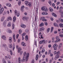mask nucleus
<instances>
[{
  "mask_svg": "<svg viewBox=\"0 0 63 63\" xmlns=\"http://www.w3.org/2000/svg\"><path fill=\"white\" fill-rule=\"evenodd\" d=\"M13 39L14 40V42L16 41V38H15V34H14L13 36Z\"/></svg>",
  "mask_w": 63,
  "mask_h": 63,
  "instance_id": "14",
  "label": "nucleus"
},
{
  "mask_svg": "<svg viewBox=\"0 0 63 63\" xmlns=\"http://www.w3.org/2000/svg\"><path fill=\"white\" fill-rule=\"evenodd\" d=\"M45 52V49H43L41 51V52L42 53H43V52Z\"/></svg>",
  "mask_w": 63,
  "mask_h": 63,
  "instance_id": "36",
  "label": "nucleus"
},
{
  "mask_svg": "<svg viewBox=\"0 0 63 63\" xmlns=\"http://www.w3.org/2000/svg\"><path fill=\"white\" fill-rule=\"evenodd\" d=\"M59 26L60 27H63V24H59Z\"/></svg>",
  "mask_w": 63,
  "mask_h": 63,
  "instance_id": "24",
  "label": "nucleus"
},
{
  "mask_svg": "<svg viewBox=\"0 0 63 63\" xmlns=\"http://www.w3.org/2000/svg\"><path fill=\"white\" fill-rule=\"evenodd\" d=\"M15 15H17V17H18L19 16V13H17V11L16 10H15Z\"/></svg>",
  "mask_w": 63,
  "mask_h": 63,
  "instance_id": "7",
  "label": "nucleus"
},
{
  "mask_svg": "<svg viewBox=\"0 0 63 63\" xmlns=\"http://www.w3.org/2000/svg\"><path fill=\"white\" fill-rule=\"evenodd\" d=\"M8 32L9 33H12V31L11 30H9L8 31Z\"/></svg>",
  "mask_w": 63,
  "mask_h": 63,
  "instance_id": "44",
  "label": "nucleus"
},
{
  "mask_svg": "<svg viewBox=\"0 0 63 63\" xmlns=\"http://www.w3.org/2000/svg\"><path fill=\"white\" fill-rule=\"evenodd\" d=\"M57 54L60 55V51H58L57 52Z\"/></svg>",
  "mask_w": 63,
  "mask_h": 63,
  "instance_id": "43",
  "label": "nucleus"
},
{
  "mask_svg": "<svg viewBox=\"0 0 63 63\" xmlns=\"http://www.w3.org/2000/svg\"><path fill=\"white\" fill-rule=\"evenodd\" d=\"M44 23H42L40 25V26L41 27L42 26H44Z\"/></svg>",
  "mask_w": 63,
  "mask_h": 63,
  "instance_id": "31",
  "label": "nucleus"
},
{
  "mask_svg": "<svg viewBox=\"0 0 63 63\" xmlns=\"http://www.w3.org/2000/svg\"><path fill=\"white\" fill-rule=\"evenodd\" d=\"M59 36L60 37H63V35L62 34H61L59 35Z\"/></svg>",
  "mask_w": 63,
  "mask_h": 63,
  "instance_id": "46",
  "label": "nucleus"
},
{
  "mask_svg": "<svg viewBox=\"0 0 63 63\" xmlns=\"http://www.w3.org/2000/svg\"><path fill=\"white\" fill-rule=\"evenodd\" d=\"M48 3L50 5H52V3H51V1L49 0V1Z\"/></svg>",
  "mask_w": 63,
  "mask_h": 63,
  "instance_id": "38",
  "label": "nucleus"
},
{
  "mask_svg": "<svg viewBox=\"0 0 63 63\" xmlns=\"http://www.w3.org/2000/svg\"><path fill=\"white\" fill-rule=\"evenodd\" d=\"M45 17H42L41 18V19H40V20H42V21H45Z\"/></svg>",
  "mask_w": 63,
  "mask_h": 63,
  "instance_id": "16",
  "label": "nucleus"
},
{
  "mask_svg": "<svg viewBox=\"0 0 63 63\" xmlns=\"http://www.w3.org/2000/svg\"><path fill=\"white\" fill-rule=\"evenodd\" d=\"M44 24L46 26H47V23L46 22H44Z\"/></svg>",
  "mask_w": 63,
  "mask_h": 63,
  "instance_id": "42",
  "label": "nucleus"
},
{
  "mask_svg": "<svg viewBox=\"0 0 63 63\" xmlns=\"http://www.w3.org/2000/svg\"><path fill=\"white\" fill-rule=\"evenodd\" d=\"M53 27H52L51 28V33L53 31Z\"/></svg>",
  "mask_w": 63,
  "mask_h": 63,
  "instance_id": "33",
  "label": "nucleus"
},
{
  "mask_svg": "<svg viewBox=\"0 0 63 63\" xmlns=\"http://www.w3.org/2000/svg\"><path fill=\"white\" fill-rule=\"evenodd\" d=\"M19 34H20L22 33V31L21 30H19Z\"/></svg>",
  "mask_w": 63,
  "mask_h": 63,
  "instance_id": "40",
  "label": "nucleus"
},
{
  "mask_svg": "<svg viewBox=\"0 0 63 63\" xmlns=\"http://www.w3.org/2000/svg\"><path fill=\"white\" fill-rule=\"evenodd\" d=\"M10 54L11 55H13V53L12 52V51L10 50Z\"/></svg>",
  "mask_w": 63,
  "mask_h": 63,
  "instance_id": "45",
  "label": "nucleus"
},
{
  "mask_svg": "<svg viewBox=\"0 0 63 63\" xmlns=\"http://www.w3.org/2000/svg\"><path fill=\"white\" fill-rule=\"evenodd\" d=\"M29 53H28L27 54L26 52L24 53V56L23 57V59L21 60L22 62H24V60H26V61H27L29 59Z\"/></svg>",
  "mask_w": 63,
  "mask_h": 63,
  "instance_id": "1",
  "label": "nucleus"
},
{
  "mask_svg": "<svg viewBox=\"0 0 63 63\" xmlns=\"http://www.w3.org/2000/svg\"><path fill=\"white\" fill-rule=\"evenodd\" d=\"M5 58L6 59H8V57L7 56H5Z\"/></svg>",
  "mask_w": 63,
  "mask_h": 63,
  "instance_id": "61",
  "label": "nucleus"
},
{
  "mask_svg": "<svg viewBox=\"0 0 63 63\" xmlns=\"http://www.w3.org/2000/svg\"><path fill=\"white\" fill-rule=\"evenodd\" d=\"M21 27L22 28H24L26 27V26H25V25L22 24L21 25Z\"/></svg>",
  "mask_w": 63,
  "mask_h": 63,
  "instance_id": "15",
  "label": "nucleus"
},
{
  "mask_svg": "<svg viewBox=\"0 0 63 63\" xmlns=\"http://www.w3.org/2000/svg\"><path fill=\"white\" fill-rule=\"evenodd\" d=\"M15 28V24H13L12 25V29L13 30Z\"/></svg>",
  "mask_w": 63,
  "mask_h": 63,
  "instance_id": "39",
  "label": "nucleus"
},
{
  "mask_svg": "<svg viewBox=\"0 0 63 63\" xmlns=\"http://www.w3.org/2000/svg\"><path fill=\"white\" fill-rule=\"evenodd\" d=\"M54 25L56 27H58V25L56 23H55L54 24Z\"/></svg>",
  "mask_w": 63,
  "mask_h": 63,
  "instance_id": "17",
  "label": "nucleus"
},
{
  "mask_svg": "<svg viewBox=\"0 0 63 63\" xmlns=\"http://www.w3.org/2000/svg\"><path fill=\"white\" fill-rule=\"evenodd\" d=\"M47 41H45V40H41V41H40L39 42V43L40 44H47Z\"/></svg>",
  "mask_w": 63,
  "mask_h": 63,
  "instance_id": "4",
  "label": "nucleus"
},
{
  "mask_svg": "<svg viewBox=\"0 0 63 63\" xmlns=\"http://www.w3.org/2000/svg\"><path fill=\"white\" fill-rule=\"evenodd\" d=\"M48 15V13L47 12H44V15Z\"/></svg>",
  "mask_w": 63,
  "mask_h": 63,
  "instance_id": "51",
  "label": "nucleus"
},
{
  "mask_svg": "<svg viewBox=\"0 0 63 63\" xmlns=\"http://www.w3.org/2000/svg\"><path fill=\"white\" fill-rule=\"evenodd\" d=\"M51 50H49V52H48V53L49 54H51Z\"/></svg>",
  "mask_w": 63,
  "mask_h": 63,
  "instance_id": "60",
  "label": "nucleus"
},
{
  "mask_svg": "<svg viewBox=\"0 0 63 63\" xmlns=\"http://www.w3.org/2000/svg\"><path fill=\"white\" fill-rule=\"evenodd\" d=\"M7 23V21H5L3 22V24L4 25H6V23Z\"/></svg>",
  "mask_w": 63,
  "mask_h": 63,
  "instance_id": "37",
  "label": "nucleus"
},
{
  "mask_svg": "<svg viewBox=\"0 0 63 63\" xmlns=\"http://www.w3.org/2000/svg\"><path fill=\"white\" fill-rule=\"evenodd\" d=\"M18 36H19V34H18L16 36L17 39V38H18Z\"/></svg>",
  "mask_w": 63,
  "mask_h": 63,
  "instance_id": "58",
  "label": "nucleus"
},
{
  "mask_svg": "<svg viewBox=\"0 0 63 63\" xmlns=\"http://www.w3.org/2000/svg\"><path fill=\"white\" fill-rule=\"evenodd\" d=\"M21 50H22V49H21V48L20 47L18 49V53H19V52L20 53V55H21V54H22V53H23V52L22 51H21Z\"/></svg>",
  "mask_w": 63,
  "mask_h": 63,
  "instance_id": "6",
  "label": "nucleus"
},
{
  "mask_svg": "<svg viewBox=\"0 0 63 63\" xmlns=\"http://www.w3.org/2000/svg\"><path fill=\"white\" fill-rule=\"evenodd\" d=\"M60 41V39H57V40L55 41V43H57V42H58Z\"/></svg>",
  "mask_w": 63,
  "mask_h": 63,
  "instance_id": "22",
  "label": "nucleus"
},
{
  "mask_svg": "<svg viewBox=\"0 0 63 63\" xmlns=\"http://www.w3.org/2000/svg\"><path fill=\"white\" fill-rule=\"evenodd\" d=\"M16 17L15 16H14L13 17V22H15L16 21Z\"/></svg>",
  "mask_w": 63,
  "mask_h": 63,
  "instance_id": "23",
  "label": "nucleus"
},
{
  "mask_svg": "<svg viewBox=\"0 0 63 63\" xmlns=\"http://www.w3.org/2000/svg\"><path fill=\"white\" fill-rule=\"evenodd\" d=\"M59 36H57L56 37V40H58V39H59Z\"/></svg>",
  "mask_w": 63,
  "mask_h": 63,
  "instance_id": "41",
  "label": "nucleus"
},
{
  "mask_svg": "<svg viewBox=\"0 0 63 63\" xmlns=\"http://www.w3.org/2000/svg\"><path fill=\"white\" fill-rule=\"evenodd\" d=\"M53 55V54L51 53L50 54V56H51V57H52Z\"/></svg>",
  "mask_w": 63,
  "mask_h": 63,
  "instance_id": "57",
  "label": "nucleus"
},
{
  "mask_svg": "<svg viewBox=\"0 0 63 63\" xmlns=\"http://www.w3.org/2000/svg\"><path fill=\"white\" fill-rule=\"evenodd\" d=\"M49 10L50 12H52L53 11V9H52V8H51L50 7L49 8Z\"/></svg>",
  "mask_w": 63,
  "mask_h": 63,
  "instance_id": "13",
  "label": "nucleus"
},
{
  "mask_svg": "<svg viewBox=\"0 0 63 63\" xmlns=\"http://www.w3.org/2000/svg\"><path fill=\"white\" fill-rule=\"evenodd\" d=\"M5 17L3 16L1 18V21H3L4 20V17Z\"/></svg>",
  "mask_w": 63,
  "mask_h": 63,
  "instance_id": "20",
  "label": "nucleus"
},
{
  "mask_svg": "<svg viewBox=\"0 0 63 63\" xmlns=\"http://www.w3.org/2000/svg\"><path fill=\"white\" fill-rule=\"evenodd\" d=\"M40 30H41L40 31H42V30H45V28H40Z\"/></svg>",
  "mask_w": 63,
  "mask_h": 63,
  "instance_id": "29",
  "label": "nucleus"
},
{
  "mask_svg": "<svg viewBox=\"0 0 63 63\" xmlns=\"http://www.w3.org/2000/svg\"><path fill=\"white\" fill-rule=\"evenodd\" d=\"M18 62L19 63H21V60L20 57L19 58H18Z\"/></svg>",
  "mask_w": 63,
  "mask_h": 63,
  "instance_id": "25",
  "label": "nucleus"
},
{
  "mask_svg": "<svg viewBox=\"0 0 63 63\" xmlns=\"http://www.w3.org/2000/svg\"><path fill=\"white\" fill-rule=\"evenodd\" d=\"M50 30V28H48L47 30V32H49Z\"/></svg>",
  "mask_w": 63,
  "mask_h": 63,
  "instance_id": "47",
  "label": "nucleus"
},
{
  "mask_svg": "<svg viewBox=\"0 0 63 63\" xmlns=\"http://www.w3.org/2000/svg\"><path fill=\"white\" fill-rule=\"evenodd\" d=\"M25 4H26L27 6H29L30 7H31L32 3L28 1H26L25 2Z\"/></svg>",
  "mask_w": 63,
  "mask_h": 63,
  "instance_id": "2",
  "label": "nucleus"
},
{
  "mask_svg": "<svg viewBox=\"0 0 63 63\" xmlns=\"http://www.w3.org/2000/svg\"><path fill=\"white\" fill-rule=\"evenodd\" d=\"M11 26V23L9 22V23H8V24L7 26L8 27H10Z\"/></svg>",
  "mask_w": 63,
  "mask_h": 63,
  "instance_id": "32",
  "label": "nucleus"
},
{
  "mask_svg": "<svg viewBox=\"0 0 63 63\" xmlns=\"http://www.w3.org/2000/svg\"><path fill=\"white\" fill-rule=\"evenodd\" d=\"M21 45L24 47H25L26 45V44H25V43H24V42H22Z\"/></svg>",
  "mask_w": 63,
  "mask_h": 63,
  "instance_id": "11",
  "label": "nucleus"
},
{
  "mask_svg": "<svg viewBox=\"0 0 63 63\" xmlns=\"http://www.w3.org/2000/svg\"><path fill=\"white\" fill-rule=\"evenodd\" d=\"M4 8H2L0 9V15L2 14V13L4 11Z\"/></svg>",
  "mask_w": 63,
  "mask_h": 63,
  "instance_id": "8",
  "label": "nucleus"
},
{
  "mask_svg": "<svg viewBox=\"0 0 63 63\" xmlns=\"http://www.w3.org/2000/svg\"><path fill=\"white\" fill-rule=\"evenodd\" d=\"M24 5H23L21 6V10L22 12H23V10L24 9Z\"/></svg>",
  "mask_w": 63,
  "mask_h": 63,
  "instance_id": "9",
  "label": "nucleus"
},
{
  "mask_svg": "<svg viewBox=\"0 0 63 63\" xmlns=\"http://www.w3.org/2000/svg\"><path fill=\"white\" fill-rule=\"evenodd\" d=\"M56 58H58L59 57V54H57V55H56Z\"/></svg>",
  "mask_w": 63,
  "mask_h": 63,
  "instance_id": "34",
  "label": "nucleus"
},
{
  "mask_svg": "<svg viewBox=\"0 0 63 63\" xmlns=\"http://www.w3.org/2000/svg\"><path fill=\"white\" fill-rule=\"evenodd\" d=\"M38 57H39V55H37L36 57V60H38Z\"/></svg>",
  "mask_w": 63,
  "mask_h": 63,
  "instance_id": "27",
  "label": "nucleus"
},
{
  "mask_svg": "<svg viewBox=\"0 0 63 63\" xmlns=\"http://www.w3.org/2000/svg\"><path fill=\"white\" fill-rule=\"evenodd\" d=\"M6 6L8 7H11V4L9 3H7L6 4Z\"/></svg>",
  "mask_w": 63,
  "mask_h": 63,
  "instance_id": "21",
  "label": "nucleus"
},
{
  "mask_svg": "<svg viewBox=\"0 0 63 63\" xmlns=\"http://www.w3.org/2000/svg\"><path fill=\"white\" fill-rule=\"evenodd\" d=\"M55 39V37H53L52 38V40H54Z\"/></svg>",
  "mask_w": 63,
  "mask_h": 63,
  "instance_id": "56",
  "label": "nucleus"
},
{
  "mask_svg": "<svg viewBox=\"0 0 63 63\" xmlns=\"http://www.w3.org/2000/svg\"><path fill=\"white\" fill-rule=\"evenodd\" d=\"M8 18H9V20H10L11 21L12 20V17H11L10 16H9L8 17Z\"/></svg>",
  "mask_w": 63,
  "mask_h": 63,
  "instance_id": "49",
  "label": "nucleus"
},
{
  "mask_svg": "<svg viewBox=\"0 0 63 63\" xmlns=\"http://www.w3.org/2000/svg\"><path fill=\"white\" fill-rule=\"evenodd\" d=\"M25 34H26L25 33H23L22 34V36H24L25 35Z\"/></svg>",
  "mask_w": 63,
  "mask_h": 63,
  "instance_id": "53",
  "label": "nucleus"
},
{
  "mask_svg": "<svg viewBox=\"0 0 63 63\" xmlns=\"http://www.w3.org/2000/svg\"><path fill=\"white\" fill-rule=\"evenodd\" d=\"M34 44H35L36 46H37V42H36V41H35Z\"/></svg>",
  "mask_w": 63,
  "mask_h": 63,
  "instance_id": "55",
  "label": "nucleus"
},
{
  "mask_svg": "<svg viewBox=\"0 0 63 63\" xmlns=\"http://www.w3.org/2000/svg\"><path fill=\"white\" fill-rule=\"evenodd\" d=\"M5 49H6L7 51H8V48L7 47H5Z\"/></svg>",
  "mask_w": 63,
  "mask_h": 63,
  "instance_id": "50",
  "label": "nucleus"
},
{
  "mask_svg": "<svg viewBox=\"0 0 63 63\" xmlns=\"http://www.w3.org/2000/svg\"><path fill=\"white\" fill-rule=\"evenodd\" d=\"M60 21H61V22H63V19H61Z\"/></svg>",
  "mask_w": 63,
  "mask_h": 63,
  "instance_id": "63",
  "label": "nucleus"
},
{
  "mask_svg": "<svg viewBox=\"0 0 63 63\" xmlns=\"http://www.w3.org/2000/svg\"><path fill=\"white\" fill-rule=\"evenodd\" d=\"M20 4H21V1L19 0L18 1V5L19 6H20Z\"/></svg>",
  "mask_w": 63,
  "mask_h": 63,
  "instance_id": "30",
  "label": "nucleus"
},
{
  "mask_svg": "<svg viewBox=\"0 0 63 63\" xmlns=\"http://www.w3.org/2000/svg\"><path fill=\"white\" fill-rule=\"evenodd\" d=\"M62 46V44H60L59 46L58 49H59Z\"/></svg>",
  "mask_w": 63,
  "mask_h": 63,
  "instance_id": "26",
  "label": "nucleus"
},
{
  "mask_svg": "<svg viewBox=\"0 0 63 63\" xmlns=\"http://www.w3.org/2000/svg\"><path fill=\"white\" fill-rule=\"evenodd\" d=\"M34 63V60H33L32 62V63Z\"/></svg>",
  "mask_w": 63,
  "mask_h": 63,
  "instance_id": "64",
  "label": "nucleus"
},
{
  "mask_svg": "<svg viewBox=\"0 0 63 63\" xmlns=\"http://www.w3.org/2000/svg\"><path fill=\"white\" fill-rule=\"evenodd\" d=\"M60 3V2H58L57 3V5H59Z\"/></svg>",
  "mask_w": 63,
  "mask_h": 63,
  "instance_id": "62",
  "label": "nucleus"
},
{
  "mask_svg": "<svg viewBox=\"0 0 63 63\" xmlns=\"http://www.w3.org/2000/svg\"><path fill=\"white\" fill-rule=\"evenodd\" d=\"M8 40L10 43H12V38L11 37H9V39Z\"/></svg>",
  "mask_w": 63,
  "mask_h": 63,
  "instance_id": "10",
  "label": "nucleus"
},
{
  "mask_svg": "<svg viewBox=\"0 0 63 63\" xmlns=\"http://www.w3.org/2000/svg\"><path fill=\"white\" fill-rule=\"evenodd\" d=\"M2 38L4 40H6V36L4 35H3L2 36Z\"/></svg>",
  "mask_w": 63,
  "mask_h": 63,
  "instance_id": "12",
  "label": "nucleus"
},
{
  "mask_svg": "<svg viewBox=\"0 0 63 63\" xmlns=\"http://www.w3.org/2000/svg\"><path fill=\"white\" fill-rule=\"evenodd\" d=\"M41 9L42 11H45L46 12H47L48 11V9L46 7H41Z\"/></svg>",
  "mask_w": 63,
  "mask_h": 63,
  "instance_id": "3",
  "label": "nucleus"
},
{
  "mask_svg": "<svg viewBox=\"0 0 63 63\" xmlns=\"http://www.w3.org/2000/svg\"><path fill=\"white\" fill-rule=\"evenodd\" d=\"M8 47L10 48H12V45L10 44L9 45Z\"/></svg>",
  "mask_w": 63,
  "mask_h": 63,
  "instance_id": "28",
  "label": "nucleus"
},
{
  "mask_svg": "<svg viewBox=\"0 0 63 63\" xmlns=\"http://www.w3.org/2000/svg\"><path fill=\"white\" fill-rule=\"evenodd\" d=\"M22 19L23 20H26L27 21V19L25 17H24L22 18Z\"/></svg>",
  "mask_w": 63,
  "mask_h": 63,
  "instance_id": "18",
  "label": "nucleus"
},
{
  "mask_svg": "<svg viewBox=\"0 0 63 63\" xmlns=\"http://www.w3.org/2000/svg\"><path fill=\"white\" fill-rule=\"evenodd\" d=\"M2 47H7V46H6V45L5 44H3L2 45Z\"/></svg>",
  "mask_w": 63,
  "mask_h": 63,
  "instance_id": "35",
  "label": "nucleus"
},
{
  "mask_svg": "<svg viewBox=\"0 0 63 63\" xmlns=\"http://www.w3.org/2000/svg\"><path fill=\"white\" fill-rule=\"evenodd\" d=\"M52 15L53 16H55V17H57V15H56V14L54 13H52Z\"/></svg>",
  "mask_w": 63,
  "mask_h": 63,
  "instance_id": "19",
  "label": "nucleus"
},
{
  "mask_svg": "<svg viewBox=\"0 0 63 63\" xmlns=\"http://www.w3.org/2000/svg\"><path fill=\"white\" fill-rule=\"evenodd\" d=\"M54 55H55V54H57V52L56 51H55L54 52Z\"/></svg>",
  "mask_w": 63,
  "mask_h": 63,
  "instance_id": "54",
  "label": "nucleus"
},
{
  "mask_svg": "<svg viewBox=\"0 0 63 63\" xmlns=\"http://www.w3.org/2000/svg\"><path fill=\"white\" fill-rule=\"evenodd\" d=\"M58 47V46L56 44H55L53 45V47L54 48V50H56V48L57 47Z\"/></svg>",
  "mask_w": 63,
  "mask_h": 63,
  "instance_id": "5",
  "label": "nucleus"
},
{
  "mask_svg": "<svg viewBox=\"0 0 63 63\" xmlns=\"http://www.w3.org/2000/svg\"><path fill=\"white\" fill-rule=\"evenodd\" d=\"M48 47L49 48H50V47H51V45L50 44H49L48 45Z\"/></svg>",
  "mask_w": 63,
  "mask_h": 63,
  "instance_id": "52",
  "label": "nucleus"
},
{
  "mask_svg": "<svg viewBox=\"0 0 63 63\" xmlns=\"http://www.w3.org/2000/svg\"><path fill=\"white\" fill-rule=\"evenodd\" d=\"M61 15L62 17H63V12L61 14Z\"/></svg>",
  "mask_w": 63,
  "mask_h": 63,
  "instance_id": "59",
  "label": "nucleus"
},
{
  "mask_svg": "<svg viewBox=\"0 0 63 63\" xmlns=\"http://www.w3.org/2000/svg\"><path fill=\"white\" fill-rule=\"evenodd\" d=\"M62 9H63V7L62 6L61 7L59 8L60 10H61Z\"/></svg>",
  "mask_w": 63,
  "mask_h": 63,
  "instance_id": "48",
  "label": "nucleus"
}]
</instances>
